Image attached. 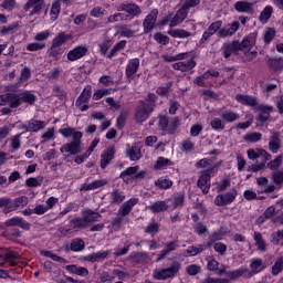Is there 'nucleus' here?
Here are the masks:
<instances>
[{"label": "nucleus", "mask_w": 283, "mask_h": 283, "mask_svg": "<svg viewBox=\"0 0 283 283\" xmlns=\"http://www.w3.org/2000/svg\"><path fill=\"white\" fill-rule=\"evenodd\" d=\"M59 134L63 136L64 138H72L70 143L64 144L60 151L61 154H69V156H77V154H81L83 151V147H81V139L83 138V133L72 128H61L59 130Z\"/></svg>", "instance_id": "f257e3e1"}, {"label": "nucleus", "mask_w": 283, "mask_h": 283, "mask_svg": "<svg viewBox=\"0 0 283 283\" xmlns=\"http://www.w3.org/2000/svg\"><path fill=\"white\" fill-rule=\"evenodd\" d=\"M250 269L247 266L239 268L234 271L228 272L229 280H238V277H253V275H258L261 271H264L265 265L262 259H252L250 261Z\"/></svg>", "instance_id": "f03ea898"}, {"label": "nucleus", "mask_w": 283, "mask_h": 283, "mask_svg": "<svg viewBox=\"0 0 283 283\" xmlns=\"http://www.w3.org/2000/svg\"><path fill=\"white\" fill-rule=\"evenodd\" d=\"M138 205L137 198H130L128 201H125L118 209L117 216L113 218L111 221V224L115 231H119L120 227H123V222L129 213H132V210L134 207Z\"/></svg>", "instance_id": "7ed1b4c3"}, {"label": "nucleus", "mask_w": 283, "mask_h": 283, "mask_svg": "<svg viewBox=\"0 0 283 283\" xmlns=\"http://www.w3.org/2000/svg\"><path fill=\"white\" fill-rule=\"evenodd\" d=\"M218 164L209 166L207 169L199 172V179L197 181V187L201 189L202 193H209L211 189V174L218 172Z\"/></svg>", "instance_id": "20e7f679"}, {"label": "nucleus", "mask_w": 283, "mask_h": 283, "mask_svg": "<svg viewBox=\"0 0 283 283\" xmlns=\"http://www.w3.org/2000/svg\"><path fill=\"white\" fill-rule=\"evenodd\" d=\"M180 271V262L174 261L169 268L156 269L153 273L154 280H170L176 277Z\"/></svg>", "instance_id": "39448f33"}, {"label": "nucleus", "mask_w": 283, "mask_h": 283, "mask_svg": "<svg viewBox=\"0 0 283 283\" xmlns=\"http://www.w3.org/2000/svg\"><path fill=\"white\" fill-rule=\"evenodd\" d=\"M8 105L11 109H17V107H21L20 93H4L0 95V107H6Z\"/></svg>", "instance_id": "423d86ee"}, {"label": "nucleus", "mask_w": 283, "mask_h": 283, "mask_svg": "<svg viewBox=\"0 0 283 283\" xmlns=\"http://www.w3.org/2000/svg\"><path fill=\"white\" fill-rule=\"evenodd\" d=\"M238 196V190L232 189L229 192L218 195L214 199V205L217 207H227V205H231L233 200H235Z\"/></svg>", "instance_id": "0eeeda50"}, {"label": "nucleus", "mask_w": 283, "mask_h": 283, "mask_svg": "<svg viewBox=\"0 0 283 283\" xmlns=\"http://www.w3.org/2000/svg\"><path fill=\"white\" fill-rule=\"evenodd\" d=\"M158 21V9H153L143 21L144 34H149L156 28Z\"/></svg>", "instance_id": "6e6552de"}, {"label": "nucleus", "mask_w": 283, "mask_h": 283, "mask_svg": "<svg viewBox=\"0 0 283 283\" xmlns=\"http://www.w3.org/2000/svg\"><path fill=\"white\" fill-rule=\"evenodd\" d=\"M117 12H127V17H132L134 19L135 17H140L143 14V10H140V7L134 2L129 3H122L119 7H117Z\"/></svg>", "instance_id": "1a4fd4ad"}, {"label": "nucleus", "mask_w": 283, "mask_h": 283, "mask_svg": "<svg viewBox=\"0 0 283 283\" xmlns=\"http://www.w3.org/2000/svg\"><path fill=\"white\" fill-rule=\"evenodd\" d=\"M28 205V197L22 196L15 198L14 200L10 199V206L3 208L2 213H12V211H17L20 207H25Z\"/></svg>", "instance_id": "9d476101"}, {"label": "nucleus", "mask_w": 283, "mask_h": 283, "mask_svg": "<svg viewBox=\"0 0 283 283\" xmlns=\"http://www.w3.org/2000/svg\"><path fill=\"white\" fill-rule=\"evenodd\" d=\"M101 218L103 217L92 209L86 208L82 211V219L84 220L86 228L90 227L92 222H101Z\"/></svg>", "instance_id": "9b49d317"}, {"label": "nucleus", "mask_w": 283, "mask_h": 283, "mask_svg": "<svg viewBox=\"0 0 283 283\" xmlns=\"http://www.w3.org/2000/svg\"><path fill=\"white\" fill-rule=\"evenodd\" d=\"M139 69H140V59L138 57L130 59L125 70L126 78H128V81H132V78H134V75L138 72Z\"/></svg>", "instance_id": "f8f14e48"}, {"label": "nucleus", "mask_w": 283, "mask_h": 283, "mask_svg": "<svg viewBox=\"0 0 283 283\" xmlns=\"http://www.w3.org/2000/svg\"><path fill=\"white\" fill-rule=\"evenodd\" d=\"M221 50L224 59H231V54H235V52H240V41L223 43Z\"/></svg>", "instance_id": "ddd939ff"}, {"label": "nucleus", "mask_w": 283, "mask_h": 283, "mask_svg": "<svg viewBox=\"0 0 283 283\" xmlns=\"http://www.w3.org/2000/svg\"><path fill=\"white\" fill-rule=\"evenodd\" d=\"M154 111H149V108L145 105V102H142L139 106L136 108L135 119L136 123H145L147 118H149V114Z\"/></svg>", "instance_id": "4468645a"}, {"label": "nucleus", "mask_w": 283, "mask_h": 283, "mask_svg": "<svg viewBox=\"0 0 283 283\" xmlns=\"http://www.w3.org/2000/svg\"><path fill=\"white\" fill-rule=\"evenodd\" d=\"M4 227H20L24 231H30V222L25 221L21 217H12L4 221Z\"/></svg>", "instance_id": "2eb2a0df"}, {"label": "nucleus", "mask_w": 283, "mask_h": 283, "mask_svg": "<svg viewBox=\"0 0 283 283\" xmlns=\"http://www.w3.org/2000/svg\"><path fill=\"white\" fill-rule=\"evenodd\" d=\"M237 30H240V22L233 21L231 24H228L227 27L220 29L218 31V35L221 39H227V36H233V34H235Z\"/></svg>", "instance_id": "dca6fc26"}, {"label": "nucleus", "mask_w": 283, "mask_h": 283, "mask_svg": "<svg viewBox=\"0 0 283 283\" xmlns=\"http://www.w3.org/2000/svg\"><path fill=\"white\" fill-rule=\"evenodd\" d=\"M248 154V158L250 160H258V158H261V160H263V163H266L268 160H271V154H269L266 150L264 149H248L247 151Z\"/></svg>", "instance_id": "f3484780"}, {"label": "nucleus", "mask_w": 283, "mask_h": 283, "mask_svg": "<svg viewBox=\"0 0 283 283\" xmlns=\"http://www.w3.org/2000/svg\"><path fill=\"white\" fill-rule=\"evenodd\" d=\"M30 8H33L30 12V17L40 14L41 10H43V0H29L23 7L24 12H28Z\"/></svg>", "instance_id": "a211bd4d"}, {"label": "nucleus", "mask_w": 283, "mask_h": 283, "mask_svg": "<svg viewBox=\"0 0 283 283\" xmlns=\"http://www.w3.org/2000/svg\"><path fill=\"white\" fill-rule=\"evenodd\" d=\"M88 52V49L86 45H80L74 48L67 53V60L69 61H78V59H83Z\"/></svg>", "instance_id": "6ab92c4d"}, {"label": "nucleus", "mask_w": 283, "mask_h": 283, "mask_svg": "<svg viewBox=\"0 0 283 283\" xmlns=\"http://www.w3.org/2000/svg\"><path fill=\"white\" fill-rule=\"evenodd\" d=\"M280 136V132H272V135L270 136L269 149L272 154H277V151H280V147H282Z\"/></svg>", "instance_id": "aec40b11"}, {"label": "nucleus", "mask_w": 283, "mask_h": 283, "mask_svg": "<svg viewBox=\"0 0 283 283\" xmlns=\"http://www.w3.org/2000/svg\"><path fill=\"white\" fill-rule=\"evenodd\" d=\"M197 63L193 59L188 61H181L172 64V70H178L179 72H191L196 67Z\"/></svg>", "instance_id": "412c9836"}, {"label": "nucleus", "mask_w": 283, "mask_h": 283, "mask_svg": "<svg viewBox=\"0 0 283 283\" xmlns=\"http://www.w3.org/2000/svg\"><path fill=\"white\" fill-rule=\"evenodd\" d=\"M91 98H92V85H86L75 102L76 107H81L82 105H85V103H88Z\"/></svg>", "instance_id": "4be33fe9"}, {"label": "nucleus", "mask_w": 283, "mask_h": 283, "mask_svg": "<svg viewBox=\"0 0 283 283\" xmlns=\"http://www.w3.org/2000/svg\"><path fill=\"white\" fill-rule=\"evenodd\" d=\"M237 103L241 105H245L248 107H258V98L251 95L237 94L235 95Z\"/></svg>", "instance_id": "5701e85b"}, {"label": "nucleus", "mask_w": 283, "mask_h": 283, "mask_svg": "<svg viewBox=\"0 0 283 283\" xmlns=\"http://www.w3.org/2000/svg\"><path fill=\"white\" fill-rule=\"evenodd\" d=\"M253 2H247L244 0L238 1L234 3V10L237 12L245 13V14H253Z\"/></svg>", "instance_id": "b1692460"}, {"label": "nucleus", "mask_w": 283, "mask_h": 283, "mask_svg": "<svg viewBox=\"0 0 283 283\" xmlns=\"http://www.w3.org/2000/svg\"><path fill=\"white\" fill-rule=\"evenodd\" d=\"M187 14H189L187 9L184 7L179 9L170 21L169 28H176V25H180V23L187 19Z\"/></svg>", "instance_id": "393cba45"}, {"label": "nucleus", "mask_w": 283, "mask_h": 283, "mask_svg": "<svg viewBox=\"0 0 283 283\" xmlns=\"http://www.w3.org/2000/svg\"><path fill=\"white\" fill-rule=\"evenodd\" d=\"M126 156L133 161L140 160L143 153H140V146H138V143L127 147Z\"/></svg>", "instance_id": "a878e982"}, {"label": "nucleus", "mask_w": 283, "mask_h": 283, "mask_svg": "<svg viewBox=\"0 0 283 283\" xmlns=\"http://www.w3.org/2000/svg\"><path fill=\"white\" fill-rule=\"evenodd\" d=\"M107 182V179H97L91 184H83L80 188V191H94V189H101V187H105Z\"/></svg>", "instance_id": "bb28decb"}, {"label": "nucleus", "mask_w": 283, "mask_h": 283, "mask_svg": "<svg viewBox=\"0 0 283 283\" xmlns=\"http://www.w3.org/2000/svg\"><path fill=\"white\" fill-rule=\"evenodd\" d=\"M125 202V192L120 189H113L109 193V203L114 207Z\"/></svg>", "instance_id": "cd10ccee"}, {"label": "nucleus", "mask_w": 283, "mask_h": 283, "mask_svg": "<svg viewBox=\"0 0 283 283\" xmlns=\"http://www.w3.org/2000/svg\"><path fill=\"white\" fill-rule=\"evenodd\" d=\"M259 109L261 112L259 113L256 120L261 125H264V123H266V120H269L271 118V112H273V107L261 105V106H259Z\"/></svg>", "instance_id": "c85d7f7f"}, {"label": "nucleus", "mask_w": 283, "mask_h": 283, "mask_svg": "<svg viewBox=\"0 0 283 283\" xmlns=\"http://www.w3.org/2000/svg\"><path fill=\"white\" fill-rule=\"evenodd\" d=\"M177 247H178L177 241L167 242L165 244L164 250H161L160 253L158 254L157 262H160V260H165V258H167V255H169L171 251H176Z\"/></svg>", "instance_id": "c756f323"}, {"label": "nucleus", "mask_w": 283, "mask_h": 283, "mask_svg": "<svg viewBox=\"0 0 283 283\" xmlns=\"http://www.w3.org/2000/svg\"><path fill=\"white\" fill-rule=\"evenodd\" d=\"M114 148H106L101 156V169H105L109 165V161L114 159Z\"/></svg>", "instance_id": "7c9ffc66"}, {"label": "nucleus", "mask_w": 283, "mask_h": 283, "mask_svg": "<svg viewBox=\"0 0 283 283\" xmlns=\"http://www.w3.org/2000/svg\"><path fill=\"white\" fill-rule=\"evenodd\" d=\"M70 227L73 233H75L76 231H83V229H87V224H85L83 217H74L73 219H71Z\"/></svg>", "instance_id": "2f4dec72"}, {"label": "nucleus", "mask_w": 283, "mask_h": 283, "mask_svg": "<svg viewBox=\"0 0 283 283\" xmlns=\"http://www.w3.org/2000/svg\"><path fill=\"white\" fill-rule=\"evenodd\" d=\"M147 209L151 211V213H164V211L169 209V206L167 201H155L150 206H147Z\"/></svg>", "instance_id": "473e14b6"}, {"label": "nucleus", "mask_w": 283, "mask_h": 283, "mask_svg": "<svg viewBox=\"0 0 283 283\" xmlns=\"http://www.w3.org/2000/svg\"><path fill=\"white\" fill-rule=\"evenodd\" d=\"M256 184L263 189V193H273V191H275V186L269 185V179L266 177H259Z\"/></svg>", "instance_id": "72a5a7b5"}, {"label": "nucleus", "mask_w": 283, "mask_h": 283, "mask_svg": "<svg viewBox=\"0 0 283 283\" xmlns=\"http://www.w3.org/2000/svg\"><path fill=\"white\" fill-rule=\"evenodd\" d=\"M20 94V103H25L27 105H34L36 103V95L32 91H23Z\"/></svg>", "instance_id": "f704fd0d"}, {"label": "nucleus", "mask_w": 283, "mask_h": 283, "mask_svg": "<svg viewBox=\"0 0 283 283\" xmlns=\"http://www.w3.org/2000/svg\"><path fill=\"white\" fill-rule=\"evenodd\" d=\"M220 116L226 123H235V120H240V114L233 111H222Z\"/></svg>", "instance_id": "c9c22d12"}, {"label": "nucleus", "mask_w": 283, "mask_h": 283, "mask_svg": "<svg viewBox=\"0 0 283 283\" xmlns=\"http://www.w3.org/2000/svg\"><path fill=\"white\" fill-rule=\"evenodd\" d=\"M85 250V241L81 238H75L71 241L70 251L73 253H80V251Z\"/></svg>", "instance_id": "e433bc0d"}, {"label": "nucleus", "mask_w": 283, "mask_h": 283, "mask_svg": "<svg viewBox=\"0 0 283 283\" xmlns=\"http://www.w3.org/2000/svg\"><path fill=\"white\" fill-rule=\"evenodd\" d=\"M169 36L172 39H189L191 36V32L185 29H172L168 31Z\"/></svg>", "instance_id": "4c0bfd02"}, {"label": "nucleus", "mask_w": 283, "mask_h": 283, "mask_svg": "<svg viewBox=\"0 0 283 283\" xmlns=\"http://www.w3.org/2000/svg\"><path fill=\"white\" fill-rule=\"evenodd\" d=\"M27 129L28 132H41V129H45V122H41L39 119H30Z\"/></svg>", "instance_id": "58836bf2"}, {"label": "nucleus", "mask_w": 283, "mask_h": 283, "mask_svg": "<svg viewBox=\"0 0 283 283\" xmlns=\"http://www.w3.org/2000/svg\"><path fill=\"white\" fill-rule=\"evenodd\" d=\"M72 39V35L65 34V32H60L52 41L53 48H61L65 41H70Z\"/></svg>", "instance_id": "ea45409f"}, {"label": "nucleus", "mask_w": 283, "mask_h": 283, "mask_svg": "<svg viewBox=\"0 0 283 283\" xmlns=\"http://www.w3.org/2000/svg\"><path fill=\"white\" fill-rule=\"evenodd\" d=\"M268 65H269L270 70L277 72V71L282 70V67H283V57H270L268 60Z\"/></svg>", "instance_id": "a19ab883"}, {"label": "nucleus", "mask_w": 283, "mask_h": 283, "mask_svg": "<svg viewBox=\"0 0 283 283\" xmlns=\"http://www.w3.org/2000/svg\"><path fill=\"white\" fill-rule=\"evenodd\" d=\"M273 17V7L266 6L259 15L260 23H269V19Z\"/></svg>", "instance_id": "79ce46f5"}, {"label": "nucleus", "mask_w": 283, "mask_h": 283, "mask_svg": "<svg viewBox=\"0 0 283 283\" xmlns=\"http://www.w3.org/2000/svg\"><path fill=\"white\" fill-rule=\"evenodd\" d=\"M255 45V38L248 36L243 39L241 42H239V51L244 52V50H251Z\"/></svg>", "instance_id": "37998d69"}, {"label": "nucleus", "mask_w": 283, "mask_h": 283, "mask_svg": "<svg viewBox=\"0 0 283 283\" xmlns=\"http://www.w3.org/2000/svg\"><path fill=\"white\" fill-rule=\"evenodd\" d=\"M127 45L126 40H122L117 42L111 50V52L107 53V59H114L116 56V52H120V50H125V46Z\"/></svg>", "instance_id": "c03bdc74"}, {"label": "nucleus", "mask_w": 283, "mask_h": 283, "mask_svg": "<svg viewBox=\"0 0 283 283\" xmlns=\"http://www.w3.org/2000/svg\"><path fill=\"white\" fill-rule=\"evenodd\" d=\"M41 255H44V258H50L53 260V262H59L60 264H67V261L63 256H59L54 254L52 251L45 250L41 252Z\"/></svg>", "instance_id": "a18cd8bd"}, {"label": "nucleus", "mask_w": 283, "mask_h": 283, "mask_svg": "<svg viewBox=\"0 0 283 283\" xmlns=\"http://www.w3.org/2000/svg\"><path fill=\"white\" fill-rule=\"evenodd\" d=\"M254 241H255V247L258 251H266V242H264V239L262 238V233L260 232H254Z\"/></svg>", "instance_id": "49530a36"}, {"label": "nucleus", "mask_w": 283, "mask_h": 283, "mask_svg": "<svg viewBox=\"0 0 283 283\" xmlns=\"http://www.w3.org/2000/svg\"><path fill=\"white\" fill-rule=\"evenodd\" d=\"M157 96L154 93H148L145 102V106L149 109V112H154L156 109V101Z\"/></svg>", "instance_id": "de8ad7c7"}, {"label": "nucleus", "mask_w": 283, "mask_h": 283, "mask_svg": "<svg viewBox=\"0 0 283 283\" xmlns=\"http://www.w3.org/2000/svg\"><path fill=\"white\" fill-rule=\"evenodd\" d=\"M155 185L156 187H159V189H171L174 181L165 177H160L158 180L155 181Z\"/></svg>", "instance_id": "09e8293b"}, {"label": "nucleus", "mask_w": 283, "mask_h": 283, "mask_svg": "<svg viewBox=\"0 0 283 283\" xmlns=\"http://www.w3.org/2000/svg\"><path fill=\"white\" fill-rule=\"evenodd\" d=\"M129 19V15L125 13H114L113 15H109L107 19V23H118L120 21H127Z\"/></svg>", "instance_id": "8fccbe9b"}, {"label": "nucleus", "mask_w": 283, "mask_h": 283, "mask_svg": "<svg viewBox=\"0 0 283 283\" xmlns=\"http://www.w3.org/2000/svg\"><path fill=\"white\" fill-rule=\"evenodd\" d=\"M50 14L51 21H56L61 14V3H59L56 0L52 3Z\"/></svg>", "instance_id": "3c124183"}, {"label": "nucleus", "mask_w": 283, "mask_h": 283, "mask_svg": "<svg viewBox=\"0 0 283 283\" xmlns=\"http://www.w3.org/2000/svg\"><path fill=\"white\" fill-rule=\"evenodd\" d=\"M160 231V224L158 222L153 221L149 222L148 226L145 229V233H148L149 235H156Z\"/></svg>", "instance_id": "603ef678"}, {"label": "nucleus", "mask_w": 283, "mask_h": 283, "mask_svg": "<svg viewBox=\"0 0 283 283\" xmlns=\"http://www.w3.org/2000/svg\"><path fill=\"white\" fill-rule=\"evenodd\" d=\"M243 140L247 143H260L262 140V135L261 133H248L244 137Z\"/></svg>", "instance_id": "864d4df0"}, {"label": "nucleus", "mask_w": 283, "mask_h": 283, "mask_svg": "<svg viewBox=\"0 0 283 283\" xmlns=\"http://www.w3.org/2000/svg\"><path fill=\"white\" fill-rule=\"evenodd\" d=\"M174 209L182 208L185 205V192L177 193L174 198Z\"/></svg>", "instance_id": "5fc2aeb1"}, {"label": "nucleus", "mask_w": 283, "mask_h": 283, "mask_svg": "<svg viewBox=\"0 0 283 283\" xmlns=\"http://www.w3.org/2000/svg\"><path fill=\"white\" fill-rule=\"evenodd\" d=\"M172 165L171 160L165 157H158L155 164V169H165V167H170Z\"/></svg>", "instance_id": "6e6d98bb"}, {"label": "nucleus", "mask_w": 283, "mask_h": 283, "mask_svg": "<svg viewBox=\"0 0 283 283\" xmlns=\"http://www.w3.org/2000/svg\"><path fill=\"white\" fill-rule=\"evenodd\" d=\"M0 258H3L4 262H10L11 260H19L21 255L14 251L6 250L4 253L0 255Z\"/></svg>", "instance_id": "4d7b16f0"}, {"label": "nucleus", "mask_w": 283, "mask_h": 283, "mask_svg": "<svg viewBox=\"0 0 283 283\" xmlns=\"http://www.w3.org/2000/svg\"><path fill=\"white\" fill-rule=\"evenodd\" d=\"M180 149L185 154H189V151H193L195 149V144L191 142V139H186L180 144Z\"/></svg>", "instance_id": "13d9d810"}, {"label": "nucleus", "mask_w": 283, "mask_h": 283, "mask_svg": "<svg viewBox=\"0 0 283 283\" xmlns=\"http://www.w3.org/2000/svg\"><path fill=\"white\" fill-rule=\"evenodd\" d=\"M283 271V256L277 259L272 266V275H280Z\"/></svg>", "instance_id": "bf43d9fd"}, {"label": "nucleus", "mask_w": 283, "mask_h": 283, "mask_svg": "<svg viewBox=\"0 0 283 283\" xmlns=\"http://www.w3.org/2000/svg\"><path fill=\"white\" fill-rule=\"evenodd\" d=\"M180 125V119L178 117H172L168 123V134H176V129Z\"/></svg>", "instance_id": "052dcab7"}, {"label": "nucleus", "mask_w": 283, "mask_h": 283, "mask_svg": "<svg viewBox=\"0 0 283 283\" xmlns=\"http://www.w3.org/2000/svg\"><path fill=\"white\" fill-rule=\"evenodd\" d=\"M283 157L282 155L276 156V158L268 164V169H271L272 171H275V169L280 168V165H282Z\"/></svg>", "instance_id": "680f3d73"}, {"label": "nucleus", "mask_w": 283, "mask_h": 283, "mask_svg": "<svg viewBox=\"0 0 283 283\" xmlns=\"http://www.w3.org/2000/svg\"><path fill=\"white\" fill-rule=\"evenodd\" d=\"M109 48H112V40L106 38V39H104V41L102 43H99L101 54H103V56H105V54H107V50H109Z\"/></svg>", "instance_id": "e2e57ef3"}, {"label": "nucleus", "mask_w": 283, "mask_h": 283, "mask_svg": "<svg viewBox=\"0 0 283 283\" xmlns=\"http://www.w3.org/2000/svg\"><path fill=\"white\" fill-rule=\"evenodd\" d=\"M222 232L220 231H217V232H213L209 238H208V241H207V247H211L214 242H218L220 240H222Z\"/></svg>", "instance_id": "0e129e2a"}, {"label": "nucleus", "mask_w": 283, "mask_h": 283, "mask_svg": "<svg viewBox=\"0 0 283 283\" xmlns=\"http://www.w3.org/2000/svg\"><path fill=\"white\" fill-rule=\"evenodd\" d=\"M210 127L214 129V132H222V129H224V124H222V119L213 118L210 122Z\"/></svg>", "instance_id": "69168bd1"}, {"label": "nucleus", "mask_w": 283, "mask_h": 283, "mask_svg": "<svg viewBox=\"0 0 283 283\" xmlns=\"http://www.w3.org/2000/svg\"><path fill=\"white\" fill-rule=\"evenodd\" d=\"M271 238H272V243L273 244H282V240H283V230H277L275 232H273L271 234Z\"/></svg>", "instance_id": "338daca9"}, {"label": "nucleus", "mask_w": 283, "mask_h": 283, "mask_svg": "<svg viewBox=\"0 0 283 283\" xmlns=\"http://www.w3.org/2000/svg\"><path fill=\"white\" fill-rule=\"evenodd\" d=\"M272 180L274 182V185H283V171L282 170H277V171H274L272 174Z\"/></svg>", "instance_id": "774afa93"}]
</instances>
